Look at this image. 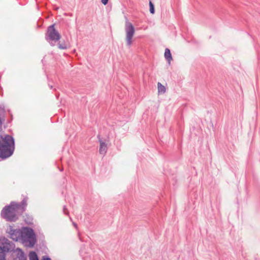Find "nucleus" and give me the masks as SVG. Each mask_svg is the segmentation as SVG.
<instances>
[{
	"instance_id": "1",
	"label": "nucleus",
	"mask_w": 260,
	"mask_h": 260,
	"mask_svg": "<svg viewBox=\"0 0 260 260\" xmlns=\"http://www.w3.org/2000/svg\"><path fill=\"white\" fill-rule=\"evenodd\" d=\"M14 142L13 138L9 135L0 136V157L7 158L13 153Z\"/></svg>"
},
{
	"instance_id": "2",
	"label": "nucleus",
	"mask_w": 260,
	"mask_h": 260,
	"mask_svg": "<svg viewBox=\"0 0 260 260\" xmlns=\"http://www.w3.org/2000/svg\"><path fill=\"white\" fill-rule=\"evenodd\" d=\"M26 200H23L21 204H18L15 202H12L10 205L6 206L2 211L3 217L8 220L14 221L16 219V214L20 209H24L26 206Z\"/></svg>"
},
{
	"instance_id": "3",
	"label": "nucleus",
	"mask_w": 260,
	"mask_h": 260,
	"mask_svg": "<svg viewBox=\"0 0 260 260\" xmlns=\"http://www.w3.org/2000/svg\"><path fill=\"white\" fill-rule=\"evenodd\" d=\"M125 41L127 45L130 46L133 43L135 30L132 23L128 21H126L125 24Z\"/></svg>"
},
{
	"instance_id": "4",
	"label": "nucleus",
	"mask_w": 260,
	"mask_h": 260,
	"mask_svg": "<svg viewBox=\"0 0 260 260\" xmlns=\"http://www.w3.org/2000/svg\"><path fill=\"white\" fill-rule=\"evenodd\" d=\"M22 236L28 239L29 246H34L36 243V236L33 230L30 228H24L22 231Z\"/></svg>"
},
{
	"instance_id": "5",
	"label": "nucleus",
	"mask_w": 260,
	"mask_h": 260,
	"mask_svg": "<svg viewBox=\"0 0 260 260\" xmlns=\"http://www.w3.org/2000/svg\"><path fill=\"white\" fill-rule=\"evenodd\" d=\"M48 34L49 38L52 40L58 41L60 38L59 34L54 28V25H52L49 27Z\"/></svg>"
},
{
	"instance_id": "6",
	"label": "nucleus",
	"mask_w": 260,
	"mask_h": 260,
	"mask_svg": "<svg viewBox=\"0 0 260 260\" xmlns=\"http://www.w3.org/2000/svg\"><path fill=\"white\" fill-rule=\"evenodd\" d=\"M12 248V245L7 243L3 247L0 246V260H5V253L10 251Z\"/></svg>"
},
{
	"instance_id": "7",
	"label": "nucleus",
	"mask_w": 260,
	"mask_h": 260,
	"mask_svg": "<svg viewBox=\"0 0 260 260\" xmlns=\"http://www.w3.org/2000/svg\"><path fill=\"white\" fill-rule=\"evenodd\" d=\"M14 260H26L22 251L19 249H17L15 251Z\"/></svg>"
},
{
	"instance_id": "8",
	"label": "nucleus",
	"mask_w": 260,
	"mask_h": 260,
	"mask_svg": "<svg viewBox=\"0 0 260 260\" xmlns=\"http://www.w3.org/2000/svg\"><path fill=\"white\" fill-rule=\"evenodd\" d=\"M100 142V148H99V152L101 154L103 155H105L107 151V144L103 141L102 140H99Z\"/></svg>"
},
{
	"instance_id": "9",
	"label": "nucleus",
	"mask_w": 260,
	"mask_h": 260,
	"mask_svg": "<svg viewBox=\"0 0 260 260\" xmlns=\"http://www.w3.org/2000/svg\"><path fill=\"white\" fill-rule=\"evenodd\" d=\"M165 57L168 60L169 64H170L171 61L172 60V55L170 50L168 48H166L165 51Z\"/></svg>"
},
{
	"instance_id": "10",
	"label": "nucleus",
	"mask_w": 260,
	"mask_h": 260,
	"mask_svg": "<svg viewBox=\"0 0 260 260\" xmlns=\"http://www.w3.org/2000/svg\"><path fill=\"white\" fill-rule=\"evenodd\" d=\"M157 89L159 93H164L166 90L165 86L159 82L157 83Z\"/></svg>"
},
{
	"instance_id": "11",
	"label": "nucleus",
	"mask_w": 260,
	"mask_h": 260,
	"mask_svg": "<svg viewBox=\"0 0 260 260\" xmlns=\"http://www.w3.org/2000/svg\"><path fill=\"white\" fill-rule=\"evenodd\" d=\"M29 260H39L37 255L35 252H30L29 254Z\"/></svg>"
},
{
	"instance_id": "12",
	"label": "nucleus",
	"mask_w": 260,
	"mask_h": 260,
	"mask_svg": "<svg viewBox=\"0 0 260 260\" xmlns=\"http://www.w3.org/2000/svg\"><path fill=\"white\" fill-rule=\"evenodd\" d=\"M149 7H150V12L152 14L154 13V7L151 2H149Z\"/></svg>"
},
{
	"instance_id": "13",
	"label": "nucleus",
	"mask_w": 260,
	"mask_h": 260,
	"mask_svg": "<svg viewBox=\"0 0 260 260\" xmlns=\"http://www.w3.org/2000/svg\"><path fill=\"white\" fill-rule=\"evenodd\" d=\"M58 47H59V49H66L67 48V46L65 44L62 45V44H61L59 43V44H58Z\"/></svg>"
},
{
	"instance_id": "14",
	"label": "nucleus",
	"mask_w": 260,
	"mask_h": 260,
	"mask_svg": "<svg viewBox=\"0 0 260 260\" xmlns=\"http://www.w3.org/2000/svg\"><path fill=\"white\" fill-rule=\"evenodd\" d=\"M108 1L109 0H101V2L103 4L106 5L107 4Z\"/></svg>"
},
{
	"instance_id": "15",
	"label": "nucleus",
	"mask_w": 260,
	"mask_h": 260,
	"mask_svg": "<svg viewBox=\"0 0 260 260\" xmlns=\"http://www.w3.org/2000/svg\"><path fill=\"white\" fill-rule=\"evenodd\" d=\"M43 260H51V259L50 258H49V257H44Z\"/></svg>"
},
{
	"instance_id": "16",
	"label": "nucleus",
	"mask_w": 260,
	"mask_h": 260,
	"mask_svg": "<svg viewBox=\"0 0 260 260\" xmlns=\"http://www.w3.org/2000/svg\"><path fill=\"white\" fill-rule=\"evenodd\" d=\"M73 224H74V226H75V227L77 228V224H76V223H73Z\"/></svg>"
}]
</instances>
